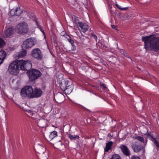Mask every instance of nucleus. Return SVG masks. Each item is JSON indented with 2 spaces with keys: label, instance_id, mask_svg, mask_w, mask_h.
I'll return each mask as SVG.
<instances>
[{
  "label": "nucleus",
  "instance_id": "nucleus-1",
  "mask_svg": "<svg viewBox=\"0 0 159 159\" xmlns=\"http://www.w3.org/2000/svg\"><path fill=\"white\" fill-rule=\"evenodd\" d=\"M142 40L144 43V48L147 50L159 51V37L152 35L143 37Z\"/></svg>",
  "mask_w": 159,
  "mask_h": 159
},
{
  "label": "nucleus",
  "instance_id": "nucleus-2",
  "mask_svg": "<svg viewBox=\"0 0 159 159\" xmlns=\"http://www.w3.org/2000/svg\"><path fill=\"white\" fill-rule=\"evenodd\" d=\"M22 61L16 60L12 61L9 65L8 71L9 73L12 75H16L19 73L20 69V65L22 63Z\"/></svg>",
  "mask_w": 159,
  "mask_h": 159
},
{
  "label": "nucleus",
  "instance_id": "nucleus-3",
  "mask_svg": "<svg viewBox=\"0 0 159 159\" xmlns=\"http://www.w3.org/2000/svg\"><path fill=\"white\" fill-rule=\"evenodd\" d=\"M15 30L19 34H24L27 33L28 31V25L26 22H22L17 25Z\"/></svg>",
  "mask_w": 159,
  "mask_h": 159
},
{
  "label": "nucleus",
  "instance_id": "nucleus-4",
  "mask_svg": "<svg viewBox=\"0 0 159 159\" xmlns=\"http://www.w3.org/2000/svg\"><path fill=\"white\" fill-rule=\"evenodd\" d=\"M33 89L30 86H27L23 88L21 90L20 95L23 97H28L32 98Z\"/></svg>",
  "mask_w": 159,
  "mask_h": 159
},
{
  "label": "nucleus",
  "instance_id": "nucleus-5",
  "mask_svg": "<svg viewBox=\"0 0 159 159\" xmlns=\"http://www.w3.org/2000/svg\"><path fill=\"white\" fill-rule=\"evenodd\" d=\"M28 73L29 79L31 81L35 80L42 75L41 72L39 70L34 69H31Z\"/></svg>",
  "mask_w": 159,
  "mask_h": 159
},
{
  "label": "nucleus",
  "instance_id": "nucleus-6",
  "mask_svg": "<svg viewBox=\"0 0 159 159\" xmlns=\"http://www.w3.org/2000/svg\"><path fill=\"white\" fill-rule=\"evenodd\" d=\"M37 43V41L34 38H30L26 39L22 45V48L27 49L30 48L34 45Z\"/></svg>",
  "mask_w": 159,
  "mask_h": 159
},
{
  "label": "nucleus",
  "instance_id": "nucleus-7",
  "mask_svg": "<svg viewBox=\"0 0 159 159\" xmlns=\"http://www.w3.org/2000/svg\"><path fill=\"white\" fill-rule=\"evenodd\" d=\"M22 61V64L20 65V69L21 70L24 71L27 70V73H28L30 71L31 69L32 68V64L29 61H25L23 60H20Z\"/></svg>",
  "mask_w": 159,
  "mask_h": 159
},
{
  "label": "nucleus",
  "instance_id": "nucleus-8",
  "mask_svg": "<svg viewBox=\"0 0 159 159\" xmlns=\"http://www.w3.org/2000/svg\"><path fill=\"white\" fill-rule=\"evenodd\" d=\"M31 56L35 58L41 60L43 57L42 52L38 48L34 49L31 52Z\"/></svg>",
  "mask_w": 159,
  "mask_h": 159
},
{
  "label": "nucleus",
  "instance_id": "nucleus-9",
  "mask_svg": "<svg viewBox=\"0 0 159 159\" xmlns=\"http://www.w3.org/2000/svg\"><path fill=\"white\" fill-rule=\"evenodd\" d=\"M54 98L56 102L60 103L63 102L65 96L62 93H59L54 95Z\"/></svg>",
  "mask_w": 159,
  "mask_h": 159
},
{
  "label": "nucleus",
  "instance_id": "nucleus-10",
  "mask_svg": "<svg viewBox=\"0 0 159 159\" xmlns=\"http://www.w3.org/2000/svg\"><path fill=\"white\" fill-rule=\"evenodd\" d=\"M42 93V91L40 88H36L33 89L32 98L39 97L41 96Z\"/></svg>",
  "mask_w": 159,
  "mask_h": 159
},
{
  "label": "nucleus",
  "instance_id": "nucleus-11",
  "mask_svg": "<svg viewBox=\"0 0 159 159\" xmlns=\"http://www.w3.org/2000/svg\"><path fill=\"white\" fill-rule=\"evenodd\" d=\"M147 138H149L152 141L156 146V148L158 151L159 150V142H158L156 139L154 138L152 135L148 133L147 134Z\"/></svg>",
  "mask_w": 159,
  "mask_h": 159
},
{
  "label": "nucleus",
  "instance_id": "nucleus-12",
  "mask_svg": "<svg viewBox=\"0 0 159 159\" xmlns=\"http://www.w3.org/2000/svg\"><path fill=\"white\" fill-rule=\"evenodd\" d=\"M47 121L44 119H41L38 120L37 125L39 127L44 128L47 125Z\"/></svg>",
  "mask_w": 159,
  "mask_h": 159
},
{
  "label": "nucleus",
  "instance_id": "nucleus-13",
  "mask_svg": "<svg viewBox=\"0 0 159 159\" xmlns=\"http://www.w3.org/2000/svg\"><path fill=\"white\" fill-rule=\"evenodd\" d=\"M14 29L12 27H10L7 29L3 36L4 38H7L10 36L13 33Z\"/></svg>",
  "mask_w": 159,
  "mask_h": 159
},
{
  "label": "nucleus",
  "instance_id": "nucleus-14",
  "mask_svg": "<svg viewBox=\"0 0 159 159\" xmlns=\"http://www.w3.org/2000/svg\"><path fill=\"white\" fill-rule=\"evenodd\" d=\"M132 146L134 151L136 152H139L142 147V145H138L137 142L132 143Z\"/></svg>",
  "mask_w": 159,
  "mask_h": 159
},
{
  "label": "nucleus",
  "instance_id": "nucleus-15",
  "mask_svg": "<svg viewBox=\"0 0 159 159\" xmlns=\"http://www.w3.org/2000/svg\"><path fill=\"white\" fill-rule=\"evenodd\" d=\"M22 12V10L19 7L17 8L16 10L12 9L11 10L10 12L12 15L19 16Z\"/></svg>",
  "mask_w": 159,
  "mask_h": 159
},
{
  "label": "nucleus",
  "instance_id": "nucleus-16",
  "mask_svg": "<svg viewBox=\"0 0 159 159\" xmlns=\"http://www.w3.org/2000/svg\"><path fill=\"white\" fill-rule=\"evenodd\" d=\"M120 148L125 155L128 156L130 155V152L126 146L122 145L120 146Z\"/></svg>",
  "mask_w": 159,
  "mask_h": 159
},
{
  "label": "nucleus",
  "instance_id": "nucleus-17",
  "mask_svg": "<svg viewBox=\"0 0 159 159\" xmlns=\"http://www.w3.org/2000/svg\"><path fill=\"white\" fill-rule=\"evenodd\" d=\"M78 24L82 30L83 32H85L88 30V26L86 23L81 22H79L78 23Z\"/></svg>",
  "mask_w": 159,
  "mask_h": 159
},
{
  "label": "nucleus",
  "instance_id": "nucleus-18",
  "mask_svg": "<svg viewBox=\"0 0 159 159\" xmlns=\"http://www.w3.org/2000/svg\"><path fill=\"white\" fill-rule=\"evenodd\" d=\"M6 56V53L5 51L3 50L0 51V65L3 62Z\"/></svg>",
  "mask_w": 159,
  "mask_h": 159
},
{
  "label": "nucleus",
  "instance_id": "nucleus-19",
  "mask_svg": "<svg viewBox=\"0 0 159 159\" xmlns=\"http://www.w3.org/2000/svg\"><path fill=\"white\" fill-rule=\"evenodd\" d=\"M26 51L25 50L17 52L16 54V58H19L24 57L26 54Z\"/></svg>",
  "mask_w": 159,
  "mask_h": 159
},
{
  "label": "nucleus",
  "instance_id": "nucleus-20",
  "mask_svg": "<svg viewBox=\"0 0 159 159\" xmlns=\"http://www.w3.org/2000/svg\"><path fill=\"white\" fill-rule=\"evenodd\" d=\"M132 137L134 139L137 140L143 143L145 145H146L147 143V140L146 139L145 141L143 137L137 135L134 136H133L132 135Z\"/></svg>",
  "mask_w": 159,
  "mask_h": 159
},
{
  "label": "nucleus",
  "instance_id": "nucleus-21",
  "mask_svg": "<svg viewBox=\"0 0 159 159\" xmlns=\"http://www.w3.org/2000/svg\"><path fill=\"white\" fill-rule=\"evenodd\" d=\"M113 143L112 141H110L106 144V146L105 148V151L108 152L111 149V147L113 144Z\"/></svg>",
  "mask_w": 159,
  "mask_h": 159
},
{
  "label": "nucleus",
  "instance_id": "nucleus-22",
  "mask_svg": "<svg viewBox=\"0 0 159 159\" xmlns=\"http://www.w3.org/2000/svg\"><path fill=\"white\" fill-rule=\"evenodd\" d=\"M57 135V132L56 131H54L51 133L50 135H49L48 139L51 140L53 139Z\"/></svg>",
  "mask_w": 159,
  "mask_h": 159
},
{
  "label": "nucleus",
  "instance_id": "nucleus-23",
  "mask_svg": "<svg viewBox=\"0 0 159 159\" xmlns=\"http://www.w3.org/2000/svg\"><path fill=\"white\" fill-rule=\"evenodd\" d=\"M69 137L71 140H75L79 138V136L77 135H73L71 134L69 135Z\"/></svg>",
  "mask_w": 159,
  "mask_h": 159
},
{
  "label": "nucleus",
  "instance_id": "nucleus-24",
  "mask_svg": "<svg viewBox=\"0 0 159 159\" xmlns=\"http://www.w3.org/2000/svg\"><path fill=\"white\" fill-rule=\"evenodd\" d=\"M116 5L118 9H119L121 11L125 10L128 9V7H125L122 8L120 6V5H118V4H117L116 3Z\"/></svg>",
  "mask_w": 159,
  "mask_h": 159
},
{
  "label": "nucleus",
  "instance_id": "nucleus-25",
  "mask_svg": "<svg viewBox=\"0 0 159 159\" xmlns=\"http://www.w3.org/2000/svg\"><path fill=\"white\" fill-rule=\"evenodd\" d=\"M110 159H121L120 156L117 154H113Z\"/></svg>",
  "mask_w": 159,
  "mask_h": 159
},
{
  "label": "nucleus",
  "instance_id": "nucleus-26",
  "mask_svg": "<svg viewBox=\"0 0 159 159\" xmlns=\"http://www.w3.org/2000/svg\"><path fill=\"white\" fill-rule=\"evenodd\" d=\"M5 44V43L4 40L0 38V48L3 47Z\"/></svg>",
  "mask_w": 159,
  "mask_h": 159
},
{
  "label": "nucleus",
  "instance_id": "nucleus-27",
  "mask_svg": "<svg viewBox=\"0 0 159 159\" xmlns=\"http://www.w3.org/2000/svg\"><path fill=\"white\" fill-rule=\"evenodd\" d=\"M60 88L63 91H65L66 89V86L65 85V83H61L60 84Z\"/></svg>",
  "mask_w": 159,
  "mask_h": 159
},
{
  "label": "nucleus",
  "instance_id": "nucleus-28",
  "mask_svg": "<svg viewBox=\"0 0 159 159\" xmlns=\"http://www.w3.org/2000/svg\"><path fill=\"white\" fill-rule=\"evenodd\" d=\"M35 21L36 22V23L38 26V27L39 28V29L41 30V31L43 33V34H44V35H45V32L44 31V30H43L42 28L41 27H40L38 23V22L37 21V20L36 19L35 20Z\"/></svg>",
  "mask_w": 159,
  "mask_h": 159
},
{
  "label": "nucleus",
  "instance_id": "nucleus-29",
  "mask_svg": "<svg viewBox=\"0 0 159 159\" xmlns=\"http://www.w3.org/2000/svg\"><path fill=\"white\" fill-rule=\"evenodd\" d=\"M100 88H102L103 90L105 91L107 89V87L104 84H101L100 83Z\"/></svg>",
  "mask_w": 159,
  "mask_h": 159
},
{
  "label": "nucleus",
  "instance_id": "nucleus-30",
  "mask_svg": "<svg viewBox=\"0 0 159 159\" xmlns=\"http://www.w3.org/2000/svg\"><path fill=\"white\" fill-rule=\"evenodd\" d=\"M33 114V112L30 110H29L27 111V114L28 116H32Z\"/></svg>",
  "mask_w": 159,
  "mask_h": 159
},
{
  "label": "nucleus",
  "instance_id": "nucleus-31",
  "mask_svg": "<svg viewBox=\"0 0 159 159\" xmlns=\"http://www.w3.org/2000/svg\"><path fill=\"white\" fill-rule=\"evenodd\" d=\"M72 91V89H70V87L66 88V89L65 91H66V92L67 93V94H69Z\"/></svg>",
  "mask_w": 159,
  "mask_h": 159
},
{
  "label": "nucleus",
  "instance_id": "nucleus-32",
  "mask_svg": "<svg viewBox=\"0 0 159 159\" xmlns=\"http://www.w3.org/2000/svg\"><path fill=\"white\" fill-rule=\"evenodd\" d=\"M65 85L66 86V88H70V83H69V82L68 80H66L65 82Z\"/></svg>",
  "mask_w": 159,
  "mask_h": 159
},
{
  "label": "nucleus",
  "instance_id": "nucleus-33",
  "mask_svg": "<svg viewBox=\"0 0 159 159\" xmlns=\"http://www.w3.org/2000/svg\"><path fill=\"white\" fill-rule=\"evenodd\" d=\"M38 149L39 151V153L42 152H43V153H44V151H42L41 150L42 149H44V148L42 146H40L39 148H38Z\"/></svg>",
  "mask_w": 159,
  "mask_h": 159
},
{
  "label": "nucleus",
  "instance_id": "nucleus-34",
  "mask_svg": "<svg viewBox=\"0 0 159 159\" xmlns=\"http://www.w3.org/2000/svg\"><path fill=\"white\" fill-rule=\"evenodd\" d=\"M89 36H90L91 38H94L96 40L97 37L95 34H91L90 35H89Z\"/></svg>",
  "mask_w": 159,
  "mask_h": 159
},
{
  "label": "nucleus",
  "instance_id": "nucleus-35",
  "mask_svg": "<svg viewBox=\"0 0 159 159\" xmlns=\"http://www.w3.org/2000/svg\"><path fill=\"white\" fill-rule=\"evenodd\" d=\"M131 159H140V158L138 156L134 155L131 157Z\"/></svg>",
  "mask_w": 159,
  "mask_h": 159
},
{
  "label": "nucleus",
  "instance_id": "nucleus-36",
  "mask_svg": "<svg viewBox=\"0 0 159 159\" xmlns=\"http://www.w3.org/2000/svg\"><path fill=\"white\" fill-rule=\"evenodd\" d=\"M69 43H70L72 45L73 47L75 46L74 45V41L72 40L71 39H69L68 41Z\"/></svg>",
  "mask_w": 159,
  "mask_h": 159
},
{
  "label": "nucleus",
  "instance_id": "nucleus-37",
  "mask_svg": "<svg viewBox=\"0 0 159 159\" xmlns=\"http://www.w3.org/2000/svg\"><path fill=\"white\" fill-rule=\"evenodd\" d=\"M84 37L83 36H82L81 37H80V39L81 41V42H83L84 40Z\"/></svg>",
  "mask_w": 159,
  "mask_h": 159
},
{
  "label": "nucleus",
  "instance_id": "nucleus-38",
  "mask_svg": "<svg viewBox=\"0 0 159 159\" xmlns=\"http://www.w3.org/2000/svg\"><path fill=\"white\" fill-rule=\"evenodd\" d=\"M65 37L67 39L68 41L69 39H71L70 37L67 34L65 35Z\"/></svg>",
  "mask_w": 159,
  "mask_h": 159
},
{
  "label": "nucleus",
  "instance_id": "nucleus-39",
  "mask_svg": "<svg viewBox=\"0 0 159 159\" xmlns=\"http://www.w3.org/2000/svg\"><path fill=\"white\" fill-rule=\"evenodd\" d=\"M66 34V32L63 31V32H62L61 33V36H65V35Z\"/></svg>",
  "mask_w": 159,
  "mask_h": 159
},
{
  "label": "nucleus",
  "instance_id": "nucleus-40",
  "mask_svg": "<svg viewBox=\"0 0 159 159\" xmlns=\"http://www.w3.org/2000/svg\"><path fill=\"white\" fill-rule=\"evenodd\" d=\"M111 27L113 29H116V26L115 25H111Z\"/></svg>",
  "mask_w": 159,
  "mask_h": 159
},
{
  "label": "nucleus",
  "instance_id": "nucleus-41",
  "mask_svg": "<svg viewBox=\"0 0 159 159\" xmlns=\"http://www.w3.org/2000/svg\"><path fill=\"white\" fill-rule=\"evenodd\" d=\"M75 23L76 24V22L75 21Z\"/></svg>",
  "mask_w": 159,
  "mask_h": 159
}]
</instances>
